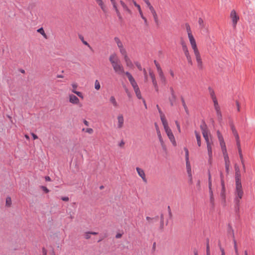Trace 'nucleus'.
I'll return each instance as SVG.
<instances>
[{
    "label": "nucleus",
    "mask_w": 255,
    "mask_h": 255,
    "mask_svg": "<svg viewBox=\"0 0 255 255\" xmlns=\"http://www.w3.org/2000/svg\"><path fill=\"white\" fill-rule=\"evenodd\" d=\"M186 26L189 40L191 44V46L193 50L196 60L197 63V66L199 69H202L203 67L202 60L201 58L200 53L197 47L196 40L193 34H192L190 26L188 24H186Z\"/></svg>",
    "instance_id": "obj_1"
},
{
    "label": "nucleus",
    "mask_w": 255,
    "mask_h": 255,
    "mask_svg": "<svg viewBox=\"0 0 255 255\" xmlns=\"http://www.w3.org/2000/svg\"><path fill=\"white\" fill-rule=\"evenodd\" d=\"M109 60L115 73L119 75L125 74L124 68L116 53H113L110 56Z\"/></svg>",
    "instance_id": "obj_2"
},
{
    "label": "nucleus",
    "mask_w": 255,
    "mask_h": 255,
    "mask_svg": "<svg viewBox=\"0 0 255 255\" xmlns=\"http://www.w3.org/2000/svg\"><path fill=\"white\" fill-rule=\"evenodd\" d=\"M244 192L242 188H236L235 192L234 203L236 211H239L240 200L242 198Z\"/></svg>",
    "instance_id": "obj_3"
},
{
    "label": "nucleus",
    "mask_w": 255,
    "mask_h": 255,
    "mask_svg": "<svg viewBox=\"0 0 255 255\" xmlns=\"http://www.w3.org/2000/svg\"><path fill=\"white\" fill-rule=\"evenodd\" d=\"M162 125L164 127V129L165 130V131L169 138L170 141L172 143V145L174 146H176L177 145L174 136L172 132L171 129L168 126V122L167 121L164 122L162 123Z\"/></svg>",
    "instance_id": "obj_4"
},
{
    "label": "nucleus",
    "mask_w": 255,
    "mask_h": 255,
    "mask_svg": "<svg viewBox=\"0 0 255 255\" xmlns=\"http://www.w3.org/2000/svg\"><path fill=\"white\" fill-rule=\"evenodd\" d=\"M200 128L206 143H210L208 136V130L207 125L205 122H203V123L200 125Z\"/></svg>",
    "instance_id": "obj_5"
},
{
    "label": "nucleus",
    "mask_w": 255,
    "mask_h": 255,
    "mask_svg": "<svg viewBox=\"0 0 255 255\" xmlns=\"http://www.w3.org/2000/svg\"><path fill=\"white\" fill-rule=\"evenodd\" d=\"M114 41L116 43L122 55H125V54L127 53L126 49L125 48L123 42L119 37H115L114 38Z\"/></svg>",
    "instance_id": "obj_6"
},
{
    "label": "nucleus",
    "mask_w": 255,
    "mask_h": 255,
    "mask_svg": "<svg viewBox=\"0 0 255 255\" xmlns=\"http://www.w3.org/2000/svg\"><path fill=\"white\" fill-rule=\"evenodd\" d=\"M111 4L113 5V7L115 11L116 12V13L117 14V16L119 19V20L120 21H122L123 20V16L118 8L117 3L116 2V0H110Z\"/></svg>",
    "instance_id": "obj_7"
},
{
    "label": "nucleus",
    "mask_w": 255,
    "mask_h": 255,
    "mask_svg": "<svg viewBox=\"0 0 255 255\" xmlns=\"http://www.w3.org/2000/svg\"><path fill=\"white\" fill-rule=\"evenodd\" d=\"M230 18L232 20V26L235 28L236 27V25L240 18L239 16L237 14L236 11L234 9L232 10L231 12Z\"/></svg>",
    "instance_id": "obj_8"
},
{
    "label": "nucleus",
    "mask_w": 255,
    "mask_h": 255,
    "mask_svg": "<svg viewBox=\"0 0 255 255\" xmlns=\"http://www.w3.org/2000/svg\"><path fill=\"white\" fill-rule=\"evenodd\" d=\"M208 186L209 189L210 201L211 203L214 202L213 192L212 189V181H211V175L210 171L208 172Z\"/></svg>",
    "instance_id": "obj_9"
},
{
    "label": "nucleus",
    "mask_w": 255,
    "mask_h": 255,
    "mask_svg": "<svg viewBox=\"0 0 255 255\" xmlns=\"http://www.w3.org/2000/svg\"><path fill=\"white\" fill-rule=\"evenodd\" d=\"M171 96L169 98V101L171 106H173L176 101V96L174 92V90L172 87L170 88Z\"/></svg>",
    "instance_id": "obj_10"
},
{
    "label": "nucleus",
    "mask_w": 255,
    "mask_h": 255,
    "mask_svg": "<svg viewBox=\"0 0 255 255\" xmlns=\"http://www.w3.org/2000/svg\"><path fill=\"white\" fill-rule=\"evenodd\" d=\"M117 128L121 129L124 127V118L123 114H120L118 115L117 118Z\"/></svg>",
    "instance_id": "obj_11"
},
{
    "label": "nucleus",
    "mask_w": 255,
    "mask_h": 255,
    "mask_svg": "<svg viewBox=\"0 0 255 255\" xmlns=\"http://www.w3.org/2000/svg\"><path fill=\"white\" fill-rule=\"evenodd\" d=\"M136 171H137L138 176L142 179L143 182L144 183H147V180L146 178L144 171L142 168L138 167H136Z\"/></svg>",
    "instance_id": "obj_12"
},
{
    "label": "nucleus",
    "mask_w": 255,
    "mask_h": 255,
    "mask_svg": "<svg viewBox=\"0 0 255 255\" xmlns=\"http://www.w3.org/2000/svg\"><path fill=\"white\" fill-rule=\"evenodd\" d=\"M149 9L153 16V19H154V21L155 22V23L157 25H159V18H158V15H157V13L155 9V8H154L153 6H152L150 8H149Z\"/></svg>",
    "instance_id": "obj_13"
},
{
    "label": "nucleus",
    "mask_w": 255,
    "mask_h": 255,
    "mask_svg": "<svg viewBox=\"0 0 255 255\" xmlns=\"http://www.w3.org/2000/svg\"><path fill=\"white\" fill-rule=\"evenodd\" d=\"M71 86L72 87V89H71V92L76 94L79 97H80L82 99H83L84 96L82 93L76 90L78 87V84L74 82L71 84Z\"/></svg>",
    "instance_id": "obj_14"
},
{
    "label": "nucleus",
    "mask_w": 255,
    "mask_h": 255,
    "mask_svg": "<svg viewBox=\"0 0 255 255\" xmlns=\"http://www.w3.org/2000/svg\"><path fill=\"white\" fill-rule=\"evenodd\" d=\"M133 4L136 7L138 8V12L141 18L143 20L145 25H147V20L146 18L143 15L140 6L138 4H137L135 1H133Z\"/></svg>",
    "instance_id": "obj_15"
},
{
    "label": "nucleus",
    "mask_w": 255,
    "mask_h": 255,
    "mask_svg": "<svg viewBox=\"0 0 255 255\" xmlns=\"http://www.w3.org/2000/svg\"><path fill=\"white\" fill-rule=\"evenodd\" d=\"M149 74V76L152 80V84L154 88V89L156 92H158V86L157 82L156 80L154 74L152 71H150Z\"/></svg>",
    "instance_id": "obj_16"
},
{
    "label": "nucleus",
    "mask_w": 255,
    "mask_h": 255,
    "mask_svg": "<svg viewBox=\"0 0 255 255\" xmlns=\"http://www.w3.org/2000/svg\"><path fill=\"white\" fill-rule=\"evenodd\" d=\"M69 101L70 103L74 105H79L80 103L79 99L73 94L69 95Z\"/></svg>",
    "instance_id": "obj_17"
},
{
    "label": "nucleus",
    "mask_w": 255,
    "mask_h": 255,
    "mask_svg": "<svg viewBox=\"0 0 255 255\" xmlns=\"http://www.w3.org/2000/svg\"><path fill=\"white\" fill-rule=\"evenodd\" d=\"M122 56L124 57V59L125 61L127 66L130 68H133V64L132 63V61L130 60V59L128 56V54L126 53V54H125V55H123Z\"/></svg>",
    "instance_id": "obj_18"
},
{
    "label": "nucleus",
    "mask_w": 255,
    "mask_h": 255,
    "mask_svg": "<svg viewBox=\"0 0 255 255\" xmlns=\"http://www.w3.org/2000/svg\"><path fill=\"white\" fill-rule=\"evenodd\" d=\"M155 125L157 134L159 140L160 141V143L161 144V145L162 147V148H165V144H164L163 139L162 137L161 134V132L159 129V128L156 124H155Z\"/></svg>",
    "instance_id": "obj_19"
},
{
    "label": "nucleus",
    "mask_w": 255,
    "mask_h": 255,
    "mask_svg": "<svg viewBox=\"0 0 255 255\" xmlns=\"http://www.w3.org/2000/svg\"><path fill=\"white\" fill-rule=\"evenodd\" d=\"M95 1L104 12L107 11V6L103 0H95Z\"/></svg>",
    "instance_id": "obj_20"
},
{
    "label": "nucleus",
    "mask_w": 255,
    "mask_h": 255,
    "mask_svg": "<svg viewBox=\"0 0 255 255\" xmlns=\"http://www.w3.org/2000/svg\"><path fill=\"white\" fill-rule=\"evenodd\" d=\"M95 1L104 12L107 11V6L103 0H95Z\"/></svg>",
    "instance_id": "obj_21"
},
{
    "label": "nucleus",
    "mask_w": 255,
    "mask_h": 255,
    "mask_svg": "<svg viewBox=\"0 0 255 255\" xmlns=\"http://www.w3.org/2000/svg\"><path fill=\"white\" fill-rule=\"evenodd\" d=\"M158 75L160 83L164 85H166L167 83V79L163 71L158 72Z\"/></svg>",
    "instance_id": "obj_22"
},
{
    "label": "nucleus",
    "mask_w": 255,
    "mask_h": 255,
    "mask_svg": "<svg viewBox=\"0 0 255 255\" xmlns=\"http://www.w3.org/2000/svg\"><path fill=\"white\" fill-rule=\"evenodd\" d=\"M207 147L209 156L208 162L210 164H211L212 161V151L211 143L207 144Z\"/></svg>",
    "instance_id": "obj_23"
},
{
    "label": "nucleus",
    "mask_w": 255,
    "mask_h": 255,
    "mask_svg": "<svg viewBox=\"0 0 255 255\" xmlns=\"http://www.w3.org/2000/svg\"><path fill=\"white\" fill-rule=\"evenodd\" d=\"M186 165L187 171L188 176L190 178V181L191 182L192 181L191 168L189 160H186Z\"/></svg>",
    "instance_id": "obj_24"
},
{
    "label": "nucleus",
    "mask_w": 255,
    "mask_h": 255,
    "mask_svg": "<svg viewBox=\"0 0 255 255\" xmlns=\"http://www.w3.org/2000/svg\"><path fill=\"white\" fill-rule=\"evenodd\" d=\"M156 107L158 109V112L160 114V118L161 121L162 123H164V122H166L167 120L165 118V115L163 113L161 109H160L159 106L158 105H156Z\"/></svg>",
    "instance_id": "obj_25"
},
{
    "label": "nucleus",
    "mask_w": 255,
    "mask_h": 255,
    "mask_svg": "<svg viewBox=\"0 0 255 255\" xmlns=\"http://www.w3.org/2000/svg\"><path fill=\"white\" fill-rule=\"evenodd\" d=\"M233 133L234 134V135L236 136V138L237 144L238 145V148H239V152H240V157L242 158V154L241 153V148H239V146H240V142H239V135L237 133V132L236 130H233Z\"/></svg>",
    "instance_id": "obj_26"
},
{
    "label": "nucleus",
    "mask_w": 255,
    "mask_h": 255,
    "mask_svg": "<svg viewBox=\"0 0 255 255\" xmlns=\"http://www.w3.org/2000/svg\"><path fill=\"white\" fill-rule=\"evenodd\" d=\"M125 74L127 75L131 85L136 82L135 79L129 72H126Z\"/></svg>",
    "instance_id": "obj_27"
},
{
    "label": "nucleus",
    "mask_w": 255,
    "mask_h": 255,
    "mask_svg": "<svg viewBox=\"0 0 255 255\" xmlns=\"http://www.w3.org/2000/svg\"><path fill=\"white\" fill-rule=\"evenodd\" d=\"M134 91L135 92V94L136 96L137 97V98L138 99H142L143 100V103L144 104V105L146 106L145 101L142 98V96H141V92H140V91L139 90V88H138L137 89L134 90Z\"/></svg>",
    "instance_id": "obj_28"
},
{
    "label": "nucleus",
    "mask_w": 255,
    "mask_h": 255,
    "mask_svg": "<svg viewBox=\"0 0 255 255\" xmlns=\"http://www.w3.org/2000/svg\"><path fill=\"white\" fill-rule=\"evenodd\" d=\"M208 90H209V94L211 96V98L212 99V101L217 100L214 90L211 87H209L208 88Z\"/></svg>",
    "instance_id": "obj_29"
},
{
    "label": "nucleus",
    "mask_w": 255,
    "mask_h": 255,
    "mask_svg": "<svg viewBox=\"0 0 255 255\" xmlns=\"http://www.w3.org/2000/svg\"><path fill=\"white\" fill-rule=\"evenodd\" d=\"M236 188H242L241 179L239 176L236 177Z\"/></svg>",
    "instance_id": "obj_30"
},
{
    "label": "nucleus",
    "mask_w": 255,
    "mask_h": 255,
    "mask_svg": "<svg viewBox=\"0 0 255 255\" xmlns=\"http://www.w3.org/2000/svg\"><path fill=\"white\" fill-rule=\"evenodd\" d=\"M216 113L217 119H218L219 123H221V122L222 121V115L221 110L216 111Z\"/></svg>",
    "instance_id": "obj_31"
},
{
    "label": "nucleus",
    "mask_w": 255,
    "mask_h": 255,
    "mask_svg": "<svg viewBox=\"0 0 255 255\" xmlns=\"http://www.w3.org/2000/svg\"><path fill=\"white\" fill-rule=\"evenodd\" d=\"M224 158L225 164L230 163L229 157L227 153V151L226 152H222Z\"/></svg>",
    "instance_id": "obj_32"
},
{
    "label": "nucleus",
    "mask_w": 255,
    "mask_h": 255,
    "mask_svg": "<svg viewBox=\"0 0 255 255\" xmlns=\"http://www.w3.org/2000/svg\"><path fill=\"white\" fill-rule=\"evenodd\" d=\"M195 134L196 135V137L197 139V144L199 146H201V136L200 133L198 132L197 131H195Z\"/></svg>",
    "instance_id": "obj_33"
},
{
    "label": "nucleus",
    "mask_w": 255,
    "mask_h": 255,
    "mask_svg": "<svg viewBox=\"0 0 255 255\" xmlns=\"http://www.w3.org/2000/svg\"><path fill=\"white\" fill-rule=\"evenodd\" d=\"M110 102L113 104L114 107H117L118 106V104L114 96H111L110 98Z\"/></svg>",
    "instance_id": "obj_34"
},
{
    "label": "nucleus",
    "mask_w": 255,
    "mask_h": 255,
    "mask_svg": "<svg viewBox=\"0 0 255 255\" xmlns=\"http://www.w3.org/2000/svg\"><path fill=\"white\" fill-rule=\"evenodd\" d=\"M181 102H182V106L185 110V111L186 112V113L187 114H188L189 113V111H188V109L187 108V106L186 104V103H185V100L182 97L181 98Z\"/></svg>",
    "instance_id": "obj_35"
},
{
    "label": "nucleus",
    "mask_w": 255,
    "mask_h": 255,
    "mask_svg": "<svg viewBox=\"0 0 255 255\" xmlns=\"http://www.w3.org/2000/svg\"><path fill=\"white\" fill-rule=\"evenodd\" d=\"M220 144L222 152L227 151L226 144H225L224 140L220 141Z\"/></svg>",
    "instance_id": "obj_36"
},
{
    "label": "nucleus",
    "mask_w": 255,
    "mask_h": 255,
    "mask_svg": "<svg viewBox=\"0 0 255 255\" xmlns=\"http://www.w3.org/2000/svg\"><path fill=\"white\" fill-rule=\"evenodd\" d=\"M213 102L214 103V109L215 110V111L221 110L220 109V106H219V105L218 104L217 99L215 100H213Z\"/></svg>",
    "instance_id": "obj_37"
},
{
    "label": "nucleus",
    "mask_w": 255,
    "mask_h": 255,
    "mask_svg": "<svg viewBox=\"0 0 255 255\" xmlns=\"http://www.w3.org/2000/svg\"><path fill=\"white\" fill-rule=\"evenodd\" d=\"M154 64H155V65L156 66L157 73L160 72V71H162V68H161L160 64H159V63L156 60H154Z\"/></svg>",
    "instance_id": "obj_38"
},
{
    "label": "nucleus",
    "mask_w": 255,
    "mask_h": 255,
    "mask_svg": "<svg viewBox=\"0 0 255 255\" xmlns=\"http://www.w3.org/2000/svg\"><path fill=\"white\" fill-rule=\"evenodd\" d=\"M154 64H155V65L156 66L157 73L160 72V71H162V68H161L160 64H159V63L156 60H154Z\"/></svg>",
    "instance_id": "obj_39"
},
{
    "label": "nucleus",
    "mask_w": 255,
    "mask_h": 255,
    "mask_svg": "<svg viewBox=\"0 0 255 255\" xmlns=\"http://www.w3.org/2000/svg\"><path fill=\"white\" fill-rule=\"evenodd\" d=\"M154 64H155V65L156 66L157 73L160 72V71H162V68H161L160 64H159V63L156 60H154Z\"/></svg>",
    "instance_id": "obj_40"
},
{
    "label": "nucleus",
    "mask_w": 255,
    "mask_h": 255,
    "mask_svg": "<svg viewBox=\"0 0 255 255\" xmlns=\"http://www.w3.org/2000/svg\"><path fill=\"white\" fill-rule=\"evenodd\" d=\"M154 64H155V65L156 66L157 73L160 72V71H162V68H161L160 64H159V63L156 60H154Z\"/></svg>",
    "instance_id": "obj_41"
},
{
    "label": "nucleus",
    "mask_w": 255,
    "mask_h": 255,
    "mask_svg": "<svg viewBox=\"0 0 255 255\" xmlns=\"http://www.w3.org/2000/svg\"><path fill=\"white\" fill-rule=\"evenodd\" d=\"M37 31L38 33H40L41 35H42L44 38H47V36H46V35L44 32V30L42 27H41V28L38 29Z\"/></svg>",
    "instance_id": "obj_42"
},
{
    "label": "nucleus",
    "mask_w": 255,
    "mask_h": 255,
    "mask_svg": "<svg viewBox=\"0 0 255 255\" xmlns=\"http://www.w3.org/2000/svg\"><path fill=\"white\" fill-rule=\"evenodd\" d=\"M11 199L10 197H7L6 198L5 205L7 207H10L11 205Z\"/></svg>",
    "instance_id": "obj_43"
},
{
    "label": "nucleus",
    "mask_w": 255,
    "mask_h": 255,
    "mask_svg": "<svg viewBox=\"0 0 255 255\" xmlns=\"http://www.w3.org/2000/svg\"><path fill=\"white\" fill-rule=\"evenodd\" d=\"M119 2L122 7H123L124 11L128 7L127 4L123 0H121Z\"/></svg>",
    "instance_id": "obj_44"
},
{
    "label": "nucleus",
    "mask_w": 255,
    "mask_h": 255,
    "mask_svg": "<svg viewBox=\"0 0 255 255\" xmlns=\"http://www.w3.org/2000/svg\"><path fill=\"white\" fill-rule=\"evenodd\" d=\"M119 2L122 7H123L124 11L128 7L127 4L123 0H121Z\"/></svg>",
    "instance_id": "obj_45"
},
{
    "label": "nucleus",
    "mask_w": 255,
    "mask_h": 255,
    "mask_svg": "<svg viewBox=\"0 0 255 255\" xmlns=\"http://www.w3.org/2000/svg\"><path fill=\"white\" fill-rule=\"evenodd\" d=\"M119 2L122 7H123L124 11L128 7L127 4L123 0H121Z\"/></svg>",
    "instance_id": "obj_46"
},
{
    "label": "nucleus",
    "mask_w": 255,
    "mask_h": 255,
    "mask_svg": "<svg viewBox=\"0 0 255 255\" xmlns=\"http://www.w3.org/2000/svg\"><path fill=\"white\" fill-rule=\"evenodd\" d=\"M119 2L122 7H123L124 11L128 7L127 4L123 0H121Z\"/></svg>",
    "instance_id": "obj_47"
},
{
    "label": "nucleus",
    "mask_w": 255,
    "mask_h": 255,
    "mask_svg": "<svg viewBox=\"0 0 255 255\" xmlns=\"http://www.w3.org/2000/svg\"><path fill=\"white\" fill-rule=\"evenodd\" d=\"M220 177H221V183L222 188H225V182H224V180L223 179V175L222 172L220 173Z\"/></svg>",
    "instance_id": "obj_48"
},
{
    "label": "nucleus",
    "mask_w": 255,
    "mask_h": 255,
    "mask_svg": "<svg viewBox=\"0 0 255 255\" xmlns=\"http://www.w3.org/2000/svg\"><path fill=\"white\" fill-rule=\"evenodd\" d=\"M225 191H226L225 188H222L221 193H220V195H221V197L224 201H225V199H226Z\"/></svg>",
    "instance_id": "obj_49"
},
{
    "label": "nucleus",
    "mask_w": 255,
    "mask_h": 255,
    "mask_svg": "<svg viewBox=\"0 0 255 255\" xmlns=\"http://www.w3.org/2000/svg\"><path fill=\"white\" fill-rule=\"evenodd\" d=\"M80 39L81 40V41H82L84 45L87 46L90 49H92V47L89 45V44L87 41L84 40V37L82 36H80Z\"/></svg>",
    "instance_id": "obj_50"
},
{
    "label": "nucleus",
    "mask_w": 255,
    "mask_h": 255,
    "mask_svg": "<svg viewBox=\"0 0 255 255\" xmlns=\"http://www.w3.org/2000/svg\"><path fill=\"white\" fill-rule=\"evenodd\" d=\"M233 242H234V249H235V254L236 255H239L238 248H237L236 241L235 240H234Z\"/></svg>",
    "instance_id": "obj_51"
},
{
    "label": "nucleus",
    "mask_w": 255,
    "mask_h": 255,
    "mask_svg": "<svg viewBox=\"0 0 255 255\" xmlns=\"http://www.w3.org/2000/svg\"><path fill=\"white\" fill-rule=\"evenodd\" d=\"M198 23L201 28H203L205 27V24L203 20L201 18H199L198 19Z\"/></svg>",
    "instance_id": "obj_52"
},
{
    "label": "nucleus",
    "mask_w": 255,
    "mask_h": 255,
    "mask_svg": "<svg viewBox=\"0 0 255 255\" xmlns=\"http://www.w3.org/2000/svg\"><path fill=\"white\" fill-rule=\"evenodd\" d=\"M100 88H101V85H100V82H99V81L98 80H96L95 82V88L97 90H100Z\"/></svg>",
    "instance_id": "obj_53"
},
{
    "label": "nucleus",
    "mask_w": 255,
    "mask_h": 255,
    "mask_svg": "<svg viewBox=\"0 0 255 255\" xmlns=\"http://www.w3.org/2000/svg\"><path fill=\"white\" fill-rule=\"evenodd\" d=\"M217 133L219 142L224 140L223 136L220 131L218 130Z\"/></svg>",
    "instance_id": "obj_54"
},
{
    "label": "nucleus",
    "mask_w": 255,
    "mask_h": 255,
    "mask_svg": "<svg viewBox=\"0 0 255 255\" xmlns=\"http://www.w3.org/2000/svg\"><path fill=\"white\" fill-rule=\"evenodd\" d=\"M82 131H85V132H87V133H88L89 134H92L94 132L93 129L92 128H87L86 129L83 128L82 129Z\"/></svg>",
    "instance_id": "obj_55"
},
{
    "label": "nucleus",
    "mask_w": 255,
    "mask_h": 255,
    "mask_svg": "<svg viewBox=\"0 0 255 255\" xmlns=\"http://www.w3.org/2000/svg\"><path fill=\"white\" fill-rule=\"evenodd\" d=\"M184 150L185 152V159L186 160H189V151L186 147L184 148Z\"/></svg>",
    "instance_id": "obj_56"
},
{
    "label": "nucleus",
    "mask_w": 255,
    "mask_h": 255,
    "mask_svg": "<svg viewBox=\"0 0 255 255\" xmlns=\"http://www.w3.org/2000/svg\"><path fill=\"white\" fill-rule=\"evenodd\" d=\"M184 53V55L186 57L187 56H191L190 53H189V50H188V48H185L184 47V49L182 50Z\"/></svg>",
    "instance_id": "obj_57"
},
{
    "label": "nucleus",
    "mask_w": 255,
    "mask_h": 255,
    "mask_svg": "<svg viewBox=\"0 0 255 255\" xmlns=\"http://www.w3.org/2000/svg\"><path fill=\"white\" fill-rule=\"evenodd\" d=\"M186 58L187 59V62H188V64L192 66L193 65V62H192V60L191 56H187Z\"/></svg>",
    "instance_id": "obj_58"
},
{
    "label": "nucleus",
    "mask_w": 255,
    "mask_h": 255,
    "mask_svg": "<svg viewBox=\"0 0 255 255\" xmlns=\"http://www.w3.org/2000/svg\"><path fill=\"white\" fill-rule=\"evenodd\" d=\"M91 234L90 232H88L85 233L84 237L86 239H89L91 238Z\"/></svg>",
    "instance_id": "obj_59"
},
{
    "label": "nucleus",
    "mask_w": 255,
    "mask_h": 255,
    "mask_svg": "<svg viewBox=\"0 0 255 255\" xmlns=\"http://www.w3.org/2000/svg\"><path fill=\"white\" fill-rule=\"evenodd\" d=\"M144 2L146 3L147 7L149 8L152 6H153L150 3L149 0H143Z\"/></svg>",
    "instance_id": "obj_60"
},
{
    "label": "nucleus",
    "mask_w": 255,
    "mask_h": 255,
    "mask_svg": "<svg viewBox=\"0 0 255 255\" xmlns=\"http://www.w3.org/2000/svg\"><path fill=\"white\" fill-rule=\"evenodd\" d=\"M135 65L137 67V68L139 70L141 71L142 70V67L140 65V64L138 62H134Z\"/></svg>",
    "instance_id": "obj_61"
},
{
    "label": "nucleus",
    "mask_w": 255,
    "mask_h": 255,
    "mask_svg": "<svg viewBox=\"0 0 255 255\" xmlns=\"http://www.w3.org/2000/svg\"><path fill=\"white\" fill-rule=\"evenodd\" d=\"M206 254L207 255H210L209 242L207 243L206 246Z\"/></svg>",
    "instance_id": "obj_62"
},
{
    "label": "nucleus",
    "mask_w": 255,
    "mask_h": 255,
    "mask_svg": "<svg viewBox=\"0 0 255 255\" xmlns=\"http://www.w3.org/2000/svg\"><path fill=\"white\" fill-rule=\"evenodd\" d=\"M230 163L225 164V169L226 172L228 174L230 170Z\"/></svg>",
    "instance_id": "obj_63"
},
{
    "label": "nucleus",
    "mask_w": 255,
    "mask_h": 255,
    "mask_svg": "<svg viewBox=\"0 0 255 255\" xmlns=\"http://www.w3.org/2000/svg\"><path fill=\"white\" fill-rule=\"evenodd\" d=\"M131 85L132 86V88H133L134 90L139 88L138 86V85H137L136 82L134 83V84H132Z\"/></svg>",
    "instance_id": "obj_64"
}]
</instances>
